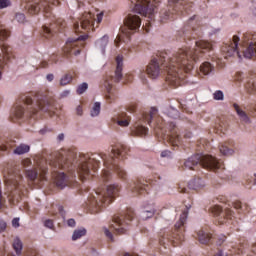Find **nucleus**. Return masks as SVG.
<instances>
[{"label": "nucleus", "mask_w": 256, "mask_h": 256, "mask_svg": "<svg viewBox=\"0 0 256 256\" xmlns=\"http://www.w3.org/2000/svg\"><path fill=\"white\" fill-rule=\"evenodd\" d=\"M245 89L250 95H255L256 93V83L253 78H250L249 80L246 81L245 83Z\"/></svg>", "instance_id": "obj_30"}, {"label": "nucleus", "mask_w": 256, "mask_h": 256, "mask_svg": "<svg viewBox=\"0 0 256 256\" xmlns=\"http://www.w3.org/2000/svg\"><path fill=\"white\" fill-rule=\"evenodd\" d=\"M141 28V18L135 14H128L124 19V26H121L120 33L114 43L119 47V43H129L131 35Z\"/></svg>", "instance_id": "obj_10"}, {"label": "nucleus", "mask_w": 256, "mask_h": 256, "mask_svg": "<svg viewBox=\"0 0 256 256\" xmlns=\"http://www.w3.org/2000/svg\"><path fill=\"white\" fill-rule=\"evenodd\" d=\"M239 41V36L235 35L233 36L232 41L222 46L221 50L225 59H227V57H233V55H237L239 59H241V54L239 52Z\"/></svg>", "instance_id": "obj_19"}, {"label": "nucleus", "mask_w": 256, "mask_h": 256, "mask_svg": "<svg viewBox=\"0 0 256 256\" xmlns=\"http://www.w3.org/2000/svg\"><path fill=\"white\" fill-rule=\"evenodd\" d=\"M147 123L150 127H154L156 137L162 141H167L172 147H179L181 145V135H179V128L174 122L163 125V118L159 117L157 108L152 107L149 112H143L141 118L131 127V135L133 137H145L149 129L143 126ZM153 123V125H152Z\"/></svg>", "instance_id": "obj_4"}, {"label": "nucleus", "mask_w": 256, "mask_h": 256, "mask_svg": "<svg viewBox=\"0 0 256 256\" xmlns=\"http://www.w3.org/2000/svg\"><path fill=\"white\" fill-rule=\"evenodd\" d=\"M16 21H18V23H25V14L23 13H18L15 16Z\"/></svg>", "instance_id": "obj_47"}, {"label": "nucleus", "mask_w": 256, "mask_h": 256, "mask_svg": "<svg viewBox=\"0 0 256 256\" xmlns=\"http://www.w3.org/2000/svg\"><path fill=\"white\" fill-rule=\"evenodd\" d=\"M87 35H81L78 38H69L64 47V54L66 57H71V55H79L81 50L85 47V41Z\"/></svg>", "instance_id": "obj_15"}, {"label": "nucleus", "mask_w": 256, "mask_h": 256, "mask_svg": "<svg viewBox=\"0 0 256 256\" xmlns=\"http://www.w3.org/2000/svg\"><path fill=\"white\" fill-rule=\"evenodd\" d=\"M214 67L212 66L211 63L209 62H204L202 63V65H200V73L202 75H209V73H211V71H213Z\"/></svg>", "instance_id": "obj_33"}, {"label": "nucleus", "mask_w": 256, "mask_h": 256, "mask_svg": "<svg viewBox=\"0 0 256 256\" xmlns=\"http://www.w3.org/2000/svg\"><path fill=\"white\" fill-rule=\"evenodd\" d=\"M117 99V94H115L113 91L108 90L106 94V101L107 103H113Z\"/></svg>", "instance_id": "obj_39"}, {"label": "nucleus", "mask_w": 256, "mask_h": 256, "mask_svg": "<svg viewBox=\"0 0 256 256\" xmlns=\"http://www.w3.org/2000/svg\"><path fill=\"white\" fill-rule=\"evenodd\" d=\"M126 110H127L129 113H135V111H137V103L132 102V103L128 104V105L126 106Z\"/></svg>", "instance_id": "obj_42"}, {"label": "nucleus", "mask_w": 256, "mask_h": 256, "mask_svg": "<svg viewBox=\"0 0 256 256\" xmlns=\"http://www.w3.org/2000/svg\"><path fill=\"white\" fill-rule=\"evenodd\" d=\"M86 89H89V85L87 83H82L81 85L78 86L77 88V94L78 95H83Z\"/></svg>", "instance_id": "obj_40"}, {"label": "nucleus", "mask_w": 256, "mask_h": 256, "mask_svg": "<svg viewBox=\"0 0 256 256\" xmlns=\"http://www.w3.org/2000/svg\"><path fill=\"white\" fill-rule=\"evenodd\" d=\"M5 184L7 185L10 191L9 201L12 205H17L21 201V193H23V176L20 173L9 172L5 176Z\"/></svg>", "instance_id": "obj_11"}, {"label": "nucleus", "mask_w": 256, "mask_h": 256, "mask_svg": "<svg viewBox=\"0 0 256 256\" xmlns=\"http://www.w3.org/2000/svg\"><path fill=\"white\" fill-rule=\"evenodd\" d=\"M161 0H131L132 5H134L135 13L143 15L144 17L153 20V15H155V9Z\"/></svg>", "instance_id": "obj_14"}, {"label": "nucleus", "mask_w": 256, "mask_h": 256, "mask_svg": "<svg viewBox=\"0 0 256 256\" xmlns=\"http://www.w3.org/2000/svg\"><path fill=\"white\" fill-rule=\"evenodd\" d=\"M76 77V72H68L60 79V85L62 87H65V85H69V83H71V81H73V79H75Z\"/></svg>", "instance_id": "obj_28"}, {"label": "nucleus", "mask_w": 256, "mask_h": 256, "mask_svg": "<svg viewBox=\"0 0 256 256\" xmlns=\"http://www.w3.org/2000/svg\"><path fill=\"white\" fill-rule=\"evenodd\" d=\"M129 123H131V117L127 113L122 112L118 115L117 125L120 127H129Z\"/></svg>", "instance_id": "obj_26"}, {"label": "nucleus", "mask_w": 256, "mask_h": 256, "mask_svg": "<svg viewBox=\"0 0 256 256\" xmlns=\"http://www.w3.org/2000/svg\"><path fill=\"white\" fill-rule=\"evenodd\" d=\"M126 77H127V81L125 83H131V81H133V75L129 74Z\"/></svg>", "instance_id": "obj_63"}, {"label": "nucleus", "mask_w": 256, "mask_h": 256, "mask_svg": "<svg viewBox=\"0 0 256 256\" xmlns=\"http://www.w3.org/2000/svg\"><path fill=\"white\" fill-rule=\"evenodd\" d=\"M192 9L193 3L189 2V0H168L167 7L160 11V21L161 23L173 21L179 15H189Z\"/></svg>", "instance_id": "obj_8"}, {"label": "nucleus", "mask_w": 256, "mask_h": 256, "mask_svg": "<svg viewBox=\"0 0 256 256\" xmlns=\"http://www.w3.org/2000/svg\"><path fill=\"white\" fill-rule=\"evenodd\" d=\"M199 167L207 169V171H214L217 173L225 169L223 162L217 160L212 155L195 154L183 162V165L179 166L180 171L189 169L190 171H197Z\"/></svg>", "instance_id": "obj_7"}, {"label": "nucleus", "mask_w": 256, "mask_h": 256, "mask_svg": "<svg viewBox=\"0 0 256 256\" xmlns=\"http://www.w3.org/2000/svg\"><path fill=\"white\" fill-rule=\"evenodd\" d=\"M179 35H181L185 41V39H189V37H191V30L185 31V29H183L181 32H179Z\"/></svg>", "instance_id": "obj_46"}, {"label": "nucleus", "mask_w": 256, "mask_h": 256, "mask_svg": "<svg viewBox=\"0 0 256 256\" xmlns=\"http://www.w3.org/2000/svg\"><path fill=\"white\" fill-rule=\"evenodd\" d=\"M121 193V185L111 184L106 188H98L94 193L88 197L86 202V209L89 213H99L101 209L113 203Z\"/></svg>", "instance_id": "obj_6"}, {"label": "nucleus", "mask_w": 256, "mask_h": 256, "mask_svg": "<svg viewBox=\"0 0 256 256\" xmlns=\"http://www.w3.org/2000/svg\"><path fill=\"white\" fill-rule=\"evenodd\" d=\"M123 55H118L116 57V70L114 72V76H111V81L114 83H119L123 78Z\"/></svg>", "instance_id": "obj_21"}, {"label": "nucleus", "mask_w": 256, "mask_h": 256, "mask_svg": "<svg viewBox=\"0 0 256 256\" xmlns=\"http://www.w3.org/2000/svg\"><path fill=\"white\" fill-rule=\"evenodd\" d=\"M101 113V103L95 102L91 110V117H97Z\"/></svg>", "instance_id": "obj_38"}, {"label": "nucleus", "mask_w": 256, "mask_h": 256, "mask_svg": "<svg viewBox=\"0 0 256 256\" xmlns=\"http://www.w3.org/2000/svg\"><path fill=\"white\" fill-rule=\"evenodd\" d=\"M229 252L230 253H227L223 250H218L214 256H231L233 255V253L234 255H240V253H243V250H241V248H238V249L232 248V250H229Z\"/></svg>", "instance_id": "obj_32"}, {"label": "nucleus", "mask_w": 256, "mask_h": 256, "mask_svg": "<svg viewBox=\"0 0 256 256\" xmlns=\"http://www.w3.org/2000/svg\"><path fill=\"white\" fill-rule=\"evenodd\" d=\"M241 48L246 59H256V35L245 33L242 39Z\"/></svg>", "instance_id": "obj_17"}, {"label": "nucleus", "mask_w": 256, "mask_h": 256, "mask_svg": "<svg viewBox=\"0 0 256 256\" xmlns=\"http://www.w3.org/2000/svg\"><path fill=\"white\" fill-rule=\"evenodd\" d=\"M133 219H135V212L132 209H128L125 214L114 216L110 230L117 233V235H123V233L127 232V227H129Z\"/></svg>", "instance_id": "obj_13"}, {"label": "nucleus", "mask_w": 256, "mask_h": 256, "mask_svg": "<svg viewBox=\"0 0 256 256\" xmlns=\"http://www.w3.org/2000/svg\"><path fill=\"white\" fill-rule=\"evenodd\" d=\"M54 110L55 99L48 92L27 93L13 106L10 119L13 123H21L23 119H41L44 113L51 117Z\"/></svg>", "instance_id": "obj_3"}, {"label": "nucleus", "mask_w": 256, "mask_h": 256, "mask_svg": "<svg viewBox=\"0 0 256 256\" xmlns=\"http://www.w3.org/2000/svg\"><path fill=\"white\" fill-rule=\"evenodd\" d=\"M44 225H45L48 229H53V227H54L53 220H51V219L45 220Z\"/></svg>", "instance_id": "obj_50"}, {"label": "nucleus", "mask_w": 256, "mask_h": 256, "mask_svg": "<svg viewBox=\"0 0 256 256\" xmlns=\"http://www.w3.org/2000/svg\"><path fill=\"white\" fill-rule=\"evenodd\" d=\"M87 235V230L85 228L75 230L72 235V240L77 241V239H81V237H85Z\"/></svg>", "instance_id": "obj_36"}, {"label": "nucleus", "mask_w": 256, "mask_h": 256, "mask_svg": "<svg viewBox=\"0 0 256 256\" xmlns=\"http://www.w3.org/2000/svg\"><path fill=\"white\" fill-rule=\"evenodd\" d=\"M103 15V12L98 13L95 19V15H93V13L84 12L79 21L74 22L75 33H79L81 29L83 31H95V21L96 27H99V24L103 21Z\"/></svg>", "instance_id": "obj_12"}, {"label": "nucleus", "mask_w": 256, "mask_h": 256, "mask_svg": "<svg viewBox=\"0 0 256 256\" xmlns=\"http://www.w3.org/2000/svg\"><path fill=\"white\" fill-rule=\"evenodd\" d=\"M216 239H217L216 245H223V243H225V240L227 239V237L225 235H220Z\"/></svg>", "instance_id": "obj_48"}, {"label": "nucleus", "mask_w": 256, "mask_h": 256, "mask_svg": "<svg viewBox=\"0 0 256 256\" xmlns=\"http://www.w3.org/2000/svg\"><path fill=\"white\" fill-rule=\"evenodd\" d=\"M140 79H142L143 83H146L147 79L145 78V71L140 73Z\"/></svg>", "instance_id": "obj_62"}, {"label": "nucleus", "mask_w": 256, "mask_h": 256, "mask_svg": "<svg viewBox=\"0 0 256 256\" xmlns=\"http://www.w3.org/2000/svg\"><path fill=\"white\" fill-rule=\"evenodd\" d=\"M108 43H109V36L107 35H104L102 38L96 41V47L98 49H101L103 55H105V47H107Z\"/></svg>", "instance_id": "obj_29"}, {"label": "nucleus", "mask_w": 256, "mask_h": 256, "mask_svg": "<svg viewBox=\"0 0 256 256\" xmlns=\"http://www.w3.org/2000/svg\"><path fill=\"white\" fill-rule=\"evenodd\" d=\"M61 0H25L24 9L29 15H38L41 11L44 12L46 19L55 21L53 16V5L57 7L60 5Z\"/></svg>", "instance_id": "obj_9"}, {"label": "nucleus", "mask_w": 256, "mask_h": 256, "mask_svg": "<svg viewBox=\"0 0 256 256\" xmlns=\"http://www.w3.org/2000/svg\"><path fill=\"white\" fill-rule=\"evenodd\" d=\"M246 111L250 117H256V104L254 106L251 105Z\"/></svg>", "instance_id": "obj_43"}, {"label": "nucleus", "mask_w": 256, "mask_h": 256, "mask_svg": "<svg viewBox=\"0 0 256 256\" xmlns=\"http://www.w3.org/2000/svg\"><path fill=\"white\" fill-rule=\"evenodd\" d=\"M63 139H65V134L61 133L58 135V141H63Z\"/></svg>", "instance_id": "obj_64"}, {"label": "nucleus", "mask_w": 256, "mask_h": 256, "mask_svg": "<svg viewBox=\"0 0 256 256\" xmlns=\"http://www.w3.org/2000/svg\"><path fill=\"white\" fill-rule=\"evenodd\" d=\"M236 81H243V73L237 72L235 76Z\"/></svg>", "instance_id": "obj_56"}, {"label": "nucleus", "mask_w": 256, "mask_h": 256, "mask_svg": "<svg viewBox=\"0 0 256 256\" xmlns=\"http://www.w3.org/2000/svg\"><path fill=\"white\" fill-rule=\"evenodd\" d=\"M211 213L214 217H218V223L223 225L227 223V221H231L233 219V211L229 208H223L219 205H214L210 209Z\"/></svg>", "instance_id": "obj_18"}, {"label": "nucleus", "mask_w": 256, "mask_h": 256, "mask_svg": "<svg viewBox=\"0 0 256 256\" xmlns=\"http://www.w3.org/2000/svg\"><path fill=\"white\" fill-rule=\"evenodd\" d=\"M168 116L172 117V119H177V117H179V111H177L175 108H171L168 112Z\"/></svg>", "instance_id": "obj_45"}, {"label": "nucleus", "mask_w": 256, "mask_h": 256, "mask_svg": "<svg viewBox=\"0 0 256 256\" xmlns=\"http://www.w3.org/2000/svg\"><path fill=\"white\" fill-rule=\"evenodd\" d=\"M49 61H50V63H57V61H59L57 54H53L52 56H50Z\"/></svg>", "instance_id": "obj_54"}, {"label": "nucleus", "mask_w": 256, "mask_h": 256, "mask_svg": "<svg viewBox=\"0 0 256 256\" xmlns=\"http://www.w3.org/2000/svg\"><path fill=\"white\" fill-rule=\"evenodd\" d=\"M155 213H157L155 204H149L143 208V211L140 213V218L142 221H147V219H151Z\"/></svg>", "instance_id": "obj_22"}, {"label": "nucleus", "mask_w": 256, "mask_h": 256, "mask_svg": "<svg viewBox=\"0 0 256 256\" xmlns=\"http://www.w3.org/2000/svg\"><path fill=\"white\" fill-rule=\"evenodd\" d=\"M13 147H15V141L0 142V151H9V149H13Z\"/></svg>", "instance_id": "obj_37"}, {"label": "nucleus", "mask_w": 256, "mask_h": 256, "mask_svg": "<svg viewBox=\"0 0 256 256\" xmlns=\"http://www.w3.org/2000/svg\"><path fill=\"white\" fill-rule=\"evenodd\" d=\"M31 151V146L27 144H20L14 150L15 155H25V153H29Z\"/></svg>", "instance_id": "obj_31"}, {"label": "nucleus", "mask_w": 256, "mask_h": 256, "mask_svg": "<svg viewBox=\"0 0 256 256\" xmlns=\"http://www.w3.org/2000/svg\"><path fill=\"white\" fill-rule=\"evenodd\" d=\"M233 145L234 142L233 140H229L228 142H224L220 145V153L222 155H233L234 151H233Z\"/></svg>", "instance_id": "obj_25"}, {"label": "nucleus", "mask_w": 256, "mask_h": 256, "mask_svg": "<svg viewBox=\"0 0 256 256\" xmlns=\"http://www.w3.org/2000/svg\"><path fill=\"white\" fill-rule=\"evenodd\" d=\"M197 239L199 243L202 245H207L208 243H211L215 238H213V235L205 230H199L197 232Z\"/></svg>", "instance_id": "obj_23"}, {"label": "nucleus", "mask_w": 256, "mask_h": 256, "mask_svg": "<svg viewBox=\"0 0 256 256\" xmlns=\"http://www.w3.org/2000/svg\"><path fill=\"white\" fill-rule=\"evenodd\" d=\"M161 157H172V153L169 150H164L161 152Z\"/></svg>", "instance_id": "obj_52"}, {"label": "nucleus", "mask_w": 256, "mask_h": 256, "mask_svg": "<svg viewBox=\"0 0 256 256\" xmlns=\"http://www.w3.org/2000/svg\"><path fill=\"white\" fill-rule=\"evenodd\" d=\"M11 0H0V10L7 9V7H11Z\"/></svg>", "instance_id": "obj_44"}, {"label": "nucleus", "mask_w": 256, "mask_h": 256, "mask_svg": "<svg viewBox=\"0 0 256 256\" xmlns=\"http://www.w3.org/2000/svg\"><path fill=\"white\" fill-rule=\"evenodd\" d=\"M76 113H77V115H83V107L82 106H78L76 108Z\"/></svg>", "instance_id": "obj_59"}, {"label": "nucleus", "mask_w": 256, "mask_h": 256, "mask_svg": "<svg viewBox=\"0 0 256 256\" xmlns=\"http://www.w3.org/2000/svg\"><path fill=\"white\" fill-rule=\"evenodd\" d=\"M195 48L185 47L179 49L172 57L167 52H160L146 67V73L150 79H157L161 71L167 73L166 83L170 87L185 85L187 75L193 71V63L205 57L213 51V45L205 40L195 41Z\"/></svg>", "instance_id": "obj_2"}, {"label": "nucleus", "mask_w": 256, "mask_h": 256, "mask_svg": "<svg viewBox=\"0 0 256 256\" xmlns=\"http://www.w3.org/2000/svg\"><path fill=\"white\" fill-rule=\"evenodd\" d=\"M46 79H47V81L51 82V81H53V79H55V76L53 74H48L46 76Z\"/></svg>", "instance_id": "obj_61"}, {"label": "nucleus", "mask_w": 256, "mask_h": 256, "mask_svg": "<svg viewBox=\"0 0 256 256\" xmlns=\"http://www.w3.org/2000/svg\"><path fill=\"white\" fill-rule=\"evenodd\" d=\"M22 165L23 167H31V165H33V162L30 158H25L24 160H22Z\"/></svg>", "instance_id": "obj_49"}, {"label": "nucleus", "mask_w": 256, "mask_h": 256, "mask_svg": "<svg viewBox=\"0 0 256 256\" xmlns=\"http://www.w3.org/2000/svg\"><path fill=\"white\" fill-rule=\"evenodd\" d=\"M234 209H237L239 213H249V206L242 204L241 201H235L233 203Z\"/></svg>", "instance_id": "obj_34"}, {"label": "nucleus", "mask_w": 256, "mask_h": 256, "mask_svg": "<svg viewBox=\"0 0 256 256\" xmlns=\"http://www.w3.org/2000/svg\"><path fill=\"white\" fill-rule=\"evenodd\" d=\"M65 25V20L58 18L54 23H50L49 25H44L42 27L43 36L46 39H49V37H53V34L57 33V31H63V29H65Z\"/></svg>", "instance_id": "obj_20"}, {"label": "nucleus", "mask_w": 256, "mask_h": 256, "mask_svg": "<svg viewBox=\"0 0 256 256\" xmlns=\"http://www.w3.org/2000/svg\"><path fill=\"white\" fill-rule=\"evenodd\" d=\"M157 181H161V176L157 174L154 176V180L150 179L147 181L145 179H137V181L129 187V191H131L133 197H136V195H143V193H147L151 185H155Z\"/></svg>", "instance_id": "obj_16"}, {"label": "nucleus", "mask_w": 256, "mask_h": 256, "mask_svg": "<svg viewBox=\"0 0 256 256\" xmlns=\"http://www.w3.org/2000/svg\"><path fill=\"white\" fill-rule=\"evenodd\" d=\"M233 107L237 115L240 117V121H242V123H251V119L249 118V115H247V112L243 111L238 104H233Z\"/></svg>", "instance_id": "obj_27"}, {"label": "nucleus", "mask_w": 256, "mask_h": 256, "mask_svg": "<svg viewBox=\"0 0 256 256\" xmlns=\"http://www.w3.org/2000/svg\"><path fill=\"white\" fill-rule=\"evenodd\" d=\"M67 225L68 227H75L76 225V222H75V219L71 218L67 221Z\"/></svg>", "instance_id": "obj_55"}, {"label": "nucleus", "mask_w": 256, "mask_h": 256, "mask_svg": "<svg viewBox=\"0 0 256 256\" xmlns=\"http://www.w3.org/2000/svg\"><path fill=\"white\" fill-rule=\"evenodd\" d=\"M12 247L17 255H21L23 251V242H21L19 238H16L12 244Z\"/></svg>", "instance_id": "obj_35"}, {"label": "nucleus", "mask_w": 256, "mask_h": 256, "mask_svg": "<svg viewBox=\"0 0 256 256\" xmlns=\"http://www.w3.org/2000/svg\"><path fill=\"white\" fill-rule=\"evenodd\" d=\"M12 226L16 228L19 227V218H14L12 220Z\"/></svg>", "instance_id": "obj_57"}, {"label": "nucleus", "mask_w": 256, "mask_h": 256, "mask_svg": "<svg viewBox=\"0 0 256 256\" xmlns=\"http://www.w3.org/2000/svg\"><path fill=\"white\" fill-rule=\"evenodd\" d=\"M213 99H215V101H223L224 99L223 91L221 90L215 91L213 93Z\"/></svg>", "instance_id": "obj_41"}, {"label": "nucleus", "mask_w": 256, "mask_h": 256, "mask_svg": "<svg viewBox=\"0 0 256 256\" xmlns=\"http://www.w3.org/2000/svg\"><path fill=\"white\" fill-rule=\"evenodd\" d=\"M189 189H194V191H199L205 187V180L200 177H195L188 183Z\"/></svg>", "instance_id": "obj_24"}, {"label": "nucleus", "mask_w": 256, "mask_h": 256, "mask_svg": "<svg viewBox=\"0 0 256 256\" xmlns=\"http://www.w3.org/2000/svg\"><path fill=\"white\" fill-rule=\"evenodd\" d=\"M104 233H105L106 237H108V239H109L110 241H112V242L115 241V240L113 239V233H111V231H109V229H105Z\"/></svg>", "instance_id": "obj_51"}, {"label": "nucleus", "mask_w": 256, "mask_h": 256, "mask_svg": "<svg viewBox=\"0 0 256 256\" xmlns=\"http://www.w3.org/2000/svg\"><path fill=\"white\" fill-rule=\"evenodd\" d=\"M7 229V223L5 221H0V233H3Z\"/></svg>", "instance_id": "obj_53"}, {"label": "nucleus", "mask_w": 256, "mask_h": 256, "mask_svg": "<svg viewBox=\"0 0 256 256\" xmlns=\"http://www.w3.org/2000/svg\"><path fill=\"white\" fill-rule=\"evenodd\" d=\"M127 155H129V147L125 145L112 148L110 156L103 153L77 154L71 150L55 152L48 160L43 155H37L34 158L37 168L26 170V178L31 183L41 185L43 181H47L50 166L52 178L59 189L77 187V177L80 181L95 177V173L101 165L99 159H102L104 167H106L102 171V183H109L113 179L112 171L117 174L119 179L125 181L127 171L119 166L115 159H127Z\"/></svg>", "instance_id": "obj_1"}, {"label": "nucleus", "mask_w": 256, "mask_h": 256, "mask_svg": "<svg viewBox=\"0 0 256 256\" xmlns=\"http://www.w3.org/2000/svg\"><path fill=\"white\" fill-rule=\"evenodd\" d=\"M71 93V91L69 90H65L61 93V97H69V94Z\"/></svg>", "instance_id": "obj_60"}, {"label": "nucleus", "mask_w": 256, "mask_h": 256, "mask_svg": "<svg viewBox=\"0 0 256 256\" xmlns=\"http://www.w3.org/2000/svg\"><path fill=\"white\" fill-rule=\"evenodd\" d=\"M193 205V201L189 198V202L184 201L185 209L179 217V220L174 225L173 230L165 228L159 233V243L164 249H169L171 245L177 247L185 241V225L187 223V217L189 215V209Z\"/></svg>", "instance_id": "obj_5"}, {"label": "nucleus", "mask_w": 256, "mask_h": 256, "mask_svg": "<svg viewBox=\"0 0 256 256\" xmlns=\"http://www.w3.org/2000/svg\"><path fill=\"white\" fill-rule=\"evenodd\" d=\"M40 67H41V69H46V67H49V62H47V61H42L41 63H40Z\"/></svg>", "instance_id": "obj_58"}]
</instances>
